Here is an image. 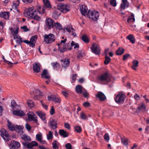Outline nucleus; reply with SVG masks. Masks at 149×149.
Returning <instances> with one entry per match:
<instances>
[{
    "mask_svg": "<svg viewBox=\"0 0 149 149\" xmlns=\"http://www.w3.org/2000/svg\"><path fill=\"white\" fill-rule=\"evenodd\" d=\"M11 106L13 109L17 108L19 107V106L17 104L16 102L14 100L12 101L11 102Z\"/></svg>",
    "mask_w": 149,
    "mask_h": 149,
    "instance_id": "4c0bfd02",
    "label": "nucleus"
},
{
    "mask_svg": "<svg viewBox=\"0 0 149 149\" xmlns=\"http://www.w3.org/2000/svg\"><path fill=\"white\" fill-rule=\"evenodd\" d=\"M40 91L39 90H37L33 91V94L34 95V96H33V98L34 100H39L40 99V96L39 95H35V94H37L38 93H39Z\"/></svg>",
    "mask_w": 149,
    "mask_h": 149,
    "instance_id": "473e14b6",
    "label": "nucleus"
},
{
    "mask_svg": "<svg viewBox=\"0 0 149 149\" xmlns=\"http://www.w3.org/2000/svg\"><path fill=\"white\" fill-rule=\"evenodd\" d=\"M51 65L53 67L54 69L57 70V68L59 66V65L58 63L57 62H54L51 63Z\"/></svg>",
    "mask_w": 149,
    "mask_h": 149,
    "instance_id": "de8ad7c7",
    "label": "nucleus"
},
{
    "mask_svg": "<svg viewBox=\"0 0 149 149\" xmlns=\"http://www.w3.org/2000/svg\"><path fill=\"white\" fill-rule=\"evenodd\" d=\"M83 87L81 85H77L75 88L76 92L78 94L82 93V89Z\"/></svg>",
    "mask_w": 149,
    "mask_h": 149,
    "instance_id": "393cba45",
    "label": "nucleus"
},
{
    "mask_svg": "<svg viewBox=\"0 0 149 149\" xmlns=\"http://www.w3.org/2000/svg\"><path fill=\"white\" fill-rule=\"evenodd\" d=\"M0 17L5 19H8L9 17V13L8 12H1L0 13Z\"/></svg>",
    "mask_w": 149,
    "mask_h": 149,
    "instance_id": "aec40b11",
    "label": "nucleus"
},
{
    "mask_svg": "<svg viewBox=\"0 0 149 149\" xmlns=\"http://www.w3.org/2000/svg\"><path fill=\"white\" fill-rule=\"evenodd\" d=\"M53 100L55 102L58 103H60L61 102V99L58 97H56L55 96H54V98H53Z\"/></svg>",
    "mask_w": 149,
    "mask_h": 149,
    "instance_id": "603ef678",
    "label": "nucleus"
},
{
    "mask_svg": "<svg viewBox=\"0 0 149 149\" xmlns=\"http://www.w3.org/2000/svg\"><path fill=\"white\" fill-rule=\"evenodd\" d=\"M47 138L48 140H52L53 138V134L51 131H49V134H47Z\"/></svg>",
    "mask_w": 149,
    "mask_h": 149,
    "instance_id": "49530a36",
    "label": "nucleus"
},
{
    "mask_svg": "<svg viewBox=\"0 0 149 149\" xmlns=\"http://www.w3.org/2000/svg\"><path fill=\"white\" fill-rule=\"evenodd\" d=\"M83 105L84 106L87 107L90 106V104L88 102H85L83 103Z\"/></svg>",
    "mask_w": 149,
    "mask_h": 149,
    "instance_id": "338daca9",
    "label": "nucleus"
},
{
    "mask_svg": "<svg viewBox=\"0 0 149 149\" xmlns=\"http://www.w3.org/2000/svg\"><path fill=\"white\" fill-rule=\"evenodd\" d=\"M80 116L81 119H87V117L86 115L83 112L81 113Z\"/></svg>",
    "mask_w": 149,
    "mask_h": 149,
    "instance_id": "4d7b16f0",
    "label": "nucleus"
},
{
    "mask_svg": "<svg viewBox=\"0 0 149 149\" xmlns=\"http://www.w3.org/2000/svg\"><path fill=\"white\" fill-rule=\"evenodd\" d=\"M36 114L42 120H45V115L43 112L41 111H38L37 112Z\"/></svg>",
    "mask_w": 149,
    "mask_h": 149,
    "instance_id": "7c9ffc66",
    "label": "nucleus"
},
{
    "mask_svg": "<svg viewBox=\"0 0 149 149\" xmlns=\"http://www.w3.org/2000/svg\"><path fill=\"white\" fill-rule=\"evenodd\" d=\"M110 3L111 5L113 7L116 6V0H111Z\"/></svg>",
    "mask_w": 149,
    "mask_h": 149,
    "instance_id": "6e6d98bb",
    "label": "nucleus"
},
{
    "mask_svg": "<svg viewBox=\"0 0 149 149\" xmlns=\"http://www.w3.org/2000/svg\"><path fill=\"white\" fill-rule=\"evenodd\" d=\"M44 37V42L47 44L51 43L55 40V36L52 33L45 34Z\"/></svg>",
    "mask_w": 149,
    "mask_h": 149,
    "instance_id": "7ed1b4c3",
    "label": "nucleus"
},
{
    "mask_svg": "<svg viewBox=\"0 0 149 149\" xmlns=\"http://www.w3.org/2000/svg\"><path fill=\"white\" fill-rule=\"evenodd\" d=\"M61 61L62 62L61 63L62 66L64 68L66 69L69 66L70 61L69 59L66 58L64 60H61Z\"/></svg>",
    "mask_w": 149,
    "mask_h": 149,
    "instance_id": "4468645a",
    "label": "nucleus"
},
{
    "mask_svg": "<svg viewBox=\"0 0 149 149\" xmlns=\"http://www.w3.org/2000/svg\"><path fill=\"white\" fill-rule=\"evenodd\" d=\"M110 58L108 56H107L106 55V56H105V60L104 62L105 65H107L110 62Z\"/></svg>",
    "mask_w": 149,
    "mask_h": 149,
    "instance_id": "a19ab883",
    "label": "nucleus"
},
{
    "mask_svg": "<svg viewBox=\"0 0 149 149\" xmlns=\"http://www.w3.org/2000/svg\"><path fill=\"white\" fill-rule=\"evenodd\" d=\"M66 149H72V146L70 143H67L65 146Z\"/></svg>",
    "mask_w": 149,
    "mask_h": 149,
    "instance_id": "bf43d9fd",
    "label": "nucleus"
},
{
    "mask_svg": "<svg viewBox=\"0 0 149 149\" xmlns=\"http://www.w3.org/2000/svg\"><path fill=\"white\" fill-rule=\"evenodd\" d=\"M22 42L29 45L30 46L32 47H34L35 45V44H34L33 43L31 42H30V41H29L27 40H24L22 41Z\"/></svg>",
    "mask_w": 149,
    "mask_h": 149,
    "instance_id": "79ce46f5",
    "label": "nucleus"
},
{
    "mask_svg": "<svg viewBox=\"0 0 149 149\" xmlns=\"http://www.w3.org/2000/svg\"><path fill=\"white\" fill-rule=\"evenodd\" d=\"M96 96L99 98L100 101H103L106 99V97L104 93L100 91L98 92Z\"/></svg>",
    "mask_w": 149,
    "mask_h": 149,
    "instance_id": "dca6fc26",
    "label": "nucleus"
},
{
    "mask_svg": "<svg viewBox=\"0 0 149 149\" xmlns=\"http://www.w3.org/2000/svg\"><path fill=\"white\" fill-rule=\"evenodd\" d=\"M124 49L121 47H119L116 52V53L117 55H120L123 54L124 52Z\"/></svg>",
    "mask_w": 149,
    "mask_h": 149,
    "instance_id": "bb28decb",
    "label": "nucleus"
},
{
    "mask_svg": "<svg viewBox=\"0 0 149 149\" xmlns=\"http://www.w3.org/2000/svg\"><path fill=\"white\" fill-rule=\"evenodd\" d=\"M29 16L31 18L38 21H40L41 19V17L37 15V13L36 10H34L30 14L28 17Z\"/></svg>",
    "mask_w": 149,
    "mask_h": 149,
    "instance_id": "9b49d317",
    "label": "nucleus"
},
{
    "mask_svg": "<svg viewBox=\"0 0 149 149\" xmlns=\"http://www.w3.org/2000/svg\"><path fill=\"white\" fill-rule=\"evenodd\" d=\"M12 33V35L13 36H14L15 35H17L18 33H17L15 31H14L12 27H11L10 28Z\"/></svg>",
    "mask_w": 149,
    "mask_h": 149,
    "instance_id": "680f3d73",
    "label": "nucleus"
},
{
    "mask_svg": "<svg viewBox=\"0 0 149 149\" xmlns=\"http://www.w3.org/2000/svg\"><path fill=\"white\" fill-rule=\"evenodd\" d=\"M58 10L65 13L70 10L69 6V5L59 4L57 6V10L54 12L52 15L53 18L56 19L58 17Z\"/></svg>",
    "mask_w": 149,
    "mask_h": 149,
    "instance_id": "f257e3e1",
    "label": "nucleus"
},
{
    "mask_svg": "<svg viewBox=\"0 0 149 149\" xmlns=\"http://www.w3.org/2000/svg\"><path fill=\"white\" fill-rule=\"evenodd\" d=\"M55 25L54 20L52 19L48 18L45 20V29L47 30L53 28Z\"/></svg>",
    "mask_w": 149,
    "mask_h": 149,
    "instance_id": "39448f33",
    "label": "nucleus"
},
{
    "mask_svg": "<svg viewBox=\"0 0 149 149\" xmlns=\"http://www.w3.org/2000/svg\"><path fill=\"white\" fill-rule=\"evenodd\" d=\"M121 142L125 146H126L128 144V139H127L124 138H121Z\"/></svg>",
    "mask_w": 149,
    "mask_h": 149,
    "instance_id": "ea45409f",
    "label": "nucleus"
},
{
    "mask_svg": "<svg viewBox=\"0 0 149 149\" xmlns=\"http://www.w3.org/2000/svg\"><path fill=\"white\" fill-rule=\"evenodd\" d=\"M125 95L121 92L118 93L116 96L115 100L116 102L118 104L123 103L125 99Z\"/></svg>",
    "mask_w": 149,
    "mask_h": 149,
    "instance_id": "0eeeda50",
    "label": "nucleus"
},
{
    "mask_svg": "<svg viewBox=\"0 0 149 149\" xmlns=\"http://www.w3.org/2000/svg\"><path fill=\"white\" fill-rule=\"evenodd\" d=\"M130 56V54H126L123 55V60L125 61Z\"/></svg>",
    "mask_w": 149,
    "mask_h": 149,
    "instance_id": "052dcab7",
    "label": "nucleus"
},
{
    "mask_svg": "<svg viewBox=\"0 0 149 149\" xmlns=\"http://www.w3.org/2000/svg\"><path fill=\"white\" fill-rule=\"evenodd\" d=\"M83 57L82 53L79 51L77 54V58L78 59H80Z\"/></svg>",
    "mask_w": 149,
    "mask_h": 149,
    "instance_id": "13d9d810",
    "label": "nucleus"
},
{
    "mask_svg": "<svg viewBox=\"0 0 149 149\" xmlns=\"http://www.w3.org/2000/svg\"><path fill=\"white\" fill-rule=\"evenodd\" d=\"M81 39L85 43H88L89 42L88 38L86 34L83 35L81 37Z\"/></svg>",
    "mask_w": 149,
    "mask_h": 149,
    "instance_id": "72a5a7b5",
    "label": "nucleus"
},
{
    "mask_svg": "<svg viewBox=\"0 0 149 149\" xmlns=\"http://www.w3.org/2000/svg\"><path fill=\"white\" fill-rule=\"evenodd\" d=\"M13 113L14 115L19 116H24L25 115L24 112L20 110H16L13 111Z\"/></svg>",
    "mask_w": 149,
    "mask_h": 149,
    "instance_id": "a211bd4d",
    "label": "nucleus"
},
{
    "mask_svg": "<svg viewBox=\"0 0 149 149\" xmlns=\"http://www.w3.org/2000/svg\"><path fill=\"white\" fill-rule=\"evenodd\" d=\"M137 108L139 111L144 112L146 109V107L144 104L143 103L140 106H138Z\"/></svg>",
    "mask_w": 149,
    "mask_h": 149,
    "instance_id": "c756f323",
    "label": "nucleus"
},
{
    "mask_svg": "<svg viewBox=\"0 0 149 149\" xmlns=\"http://www.w3.org/2000/svg\"><path fill=\"white\" fill-rule=\"evenodd\" d=\"M63 32L64 33L65 32V30H66L68 32H70L71 31V29L70 28H65L63 29Z\"/></svg>",
    "mask_w": 149,
    "mask_h": 149,
    "instance_id": "774afa93",
    "label": "nucleus"
},
{
    "mask_svg": "<svg viewBox=\"0 0 149 149\" xmlns=\"http://www.w3.org/2000/svg\"><path fill=\"white\" fill-rule=\"evenodd\" d=\"M21 138L23 140L25 141L24 142H25L30 141L31 140V138L29 136L26 135L25 134H23Z\"/></svg>",
    "mask_w": 149,
    "mask_h": 149,
    "instance_id": "cd10ccee",
    "label": "nucleus"
},
{
    "mask_svg": "<svg viewBox=\"0 0 149 149\" xmlns=\"http://www.w3.org/2000/svg\"><path fill=\"white\" fill-rule=\"evenodd\" d=\"M87 14L89 18L94 21H97L99 16V13L95 11H92L89 10L88 11Z\"/></svg>",
    "mask_w": 149,
    "mask_h": 149,
    "instance_id": "20e7f679",
    "label": "nucleus"
},
{
    "mask_svg": "<svg viewBox=\"0 0 149 149\" xmlns=\"http://www.w3.org/2000/svg\"><path fill=\"white\" fill-rule=\"evenodd\" d=\"M28 118L30 120H33L35 123H37V119L36 116V115H32L31 114H29L28 115Z\"/></svg>",
    "mask_w": 149,
    "mask_h": 149,
    "instance_id": "4be33fe9",
    "label": "nucleus"
},
{
    "mask_svg": "<svg viewBox=\"0 0 149 149\" xmlns=\"http://www.w3.org/2000/svg\"><path fill=\"white\" fill-rule=\"evenodd\" d=\"M75 130L78 133H80L81 131V127L79 126H76L75 127Z\"/></svg>",
    "mask_w": 149,
    "mask_h": 149,
    "instance_id": "864d4df0",
    "label": "nucleus"
},
{
    "mask_svg": "<svg viewBox=\"0 0 149 149\" xmlns=\"http://www.w3.org/2000/svg\"><path fill=\"white\" fill-rule=\"evenodd\" d=\"M122 3L120 6V11L122 15H125L124 13L122 12V10L129 7V3L127 1V0H122Z\"/></svg>",
    "mask_w": 149,
    "mask_h": 149,
    "instance_id": "9d476101",
    "label": "nucleus"
},
{
    "mask_svg": "<svg viewBox=\"0 0 149 149\" xmlns=\"http://www.w3.org/2000/svg\"><path fill=\"white\" fill-rule=\"evenodd\" d=\"M71 47L70 46L69 43H68L63 45L62 47L60 48L59 51L61 53H63L68 50H71Z\"/></svg>",
    "mask_w": 149,
    "mask_h": 149,
    "instance_id": "f8f14e48",
    "label": "nucleus"
},
{
    "mask_svg": "<svg viewBox=\"0 0 149 149\" xmlns=\"http://www.w3.org/2000/svg\"><path fill=\"white\" fill-rule=\"evenodd\" d=\"M42 77L45 79H49L50 76L48 71L46 69H44L41 74Z\"/></svg>",
    "mask_w": 149,
    "mask_h": 149,
    "instance_id": "6ab92c4d",
    "label": "nucleus"
},
{
    "mask_svg": "<svg viewBox=\"0 0 149 149\" xmlns=\"http://www.w3.org/2000/svg\"><path fill=\"white\" fill-rule=\"evenodd\" d=\"M34 10L33 7L29 8L25 10L24 15L26 17H28L29 15Z\"/></svg>",
    "mask_w": 149,
    "mask_h": 149,
    "instance_id": "a878e982",
    "label": "nucleus"
},
{
    "mask_svg": "<svg viewBox=\"0 0 149 149\" xmlns=\"http://www.w3.org/2000/svg\"><path fill=\"white\" fill-rule=\"evenodd\" d=\"M48 125L51 126L53 129H56L57 127V122L55 119H52V120H50Z\"/></svg>",
    "mask_w": 149,
    "mask_h": 149,
    "instance_id": "f3484780",
    "label": "nucleus"
},
{
    "mask_svg": "<svg viewBox=\"0 0 149 149\" xmlns=\"http://www.w3.org/2000/svg\"><path fill=\"white\" fill-rule=\"evenodd\" d=\"M33 70L36 73H38L40 72V69L39 63H35L33 64Z\"/></svg>",
    "mask_w": 149,
    "mask_h": 149,
    "instance_id": "412c9836",
    "label": "nucleus"
},
{
    "mask_svg": "<svg viewBox=\"0 0 149 149\" xmlns=\"http://www.w3.org/2000/svg\"><path fill=\"white\" fill-rule=\"evenodd\" d=\"M20 146L19 142L14 140L11 141L9 144L10 149H18Z\"/></svg>",
    "mask_w": 149,
    "mask_h": 149,
    "instance_id": "1a4fd4ad",
    "label": "nucleus"
},
{
    "mask_svg": "<svg viewBox=\"0 0 149 149\" xmlns=\"http://www.w3.org/2000/svg\"><path fill=\"white\" fill-rule=\"evenodd\" d=\"M87 7L86 5H82L80 9L81 14L84 16H85L86 14L88 15V12H87Z\"/></svg>",
    "mask_w": 149,
    "mask_h": 149,
    "instance_id": "2eb2a0df",
    "label": "nucleus"
},
{
    "mask_svg": "<svg viewBox=\"0 0 149 149\" xmlns=\"http://www.w3.org/2000/svg\"><path fill=\"white\" fill-rule=\"evenodd\" d=\"M81 93L83 94L84 97L87 98H88L89 94L87 92V91L85 90L84 91L82 92Z\"/></svg>",
    "mask_w": 149,
    "mask_h": 149,
    "instance_id": "8fccbe9b",
    "label": "nucleus"
},
{
    "mask_svg": "<svg viewBox=\"0 0 149 149\" xmlns=\"http://www.w3.org/2000/svg\"><path fill=\"white\" fill-rule=\"evenodd\" d=\"M22 144L24 146H26L27 148L29 149H31V148L33 147L31 142L27 143L25 142H23Z\"/></svg>",
    "mask_w": 149,
    "mask_h": 149,
    "instance_id": "c9c22d12",
    "label": "nucleus"
},
{
    "mask_svg": "<svg viewBox=\"0 0 149 149\" xmlns=\"http://www.w3.org/2000/svg\"><path fill=\"white\" fill-rule=\"evenodd\" d=\"M127 38L128 39L132 44L135 42V38L133 35L130 34L127 37Z\"/></svg>",
    "mask_w": 149,
    "mask_h": 149,
    "instance_id": "2f4dec72",
    "label": "nucleus"
},
{
    "mask_svg": "<svg viewBox=\"0 0 149 149\" xmlns=\"http://www.w3.org/2000/svg\"><path fill=\"white\" fill-rule=\"evenodd\" d=\"M59 144L58 142L57 141L55 140L52 143V147L54 149H58V145Z\"/></svg>",
    "mask_w": 149,
    "mask_h": 149,
    "instance_id": "f704fd0d",
    "label": "nucleus"
},
{
    "mask_svg": "<svg viewBox=\"0 0 149 149\" xmlns=\"http://www.w3.org/2000/svg\"><path fill=\"white\" fill-rule=\"evenodd\" d=\"M91 49L92 52L96 55H99L100 54V46L95 43L93 44L92 46L91 47Z\"/></svg>",
    "mask_w": 149,
    "mask_h": 149,
    "instance_id": "6e6552de",
    "label": "nucleus"
},
{
    "mask_svg": "<svg viewBox=\"0 0 149 149\" xmlns=\"http://www.w3.org/2000/svg\"><path fill=\"white\" fill-rule=\"evenodd\" d=\"M67 40L66 38L64 39L63 40H61V42L58 43L57 45L58 46V49L59 50H60L61 48H62L63 46V45L65 44V42Z\"/></svg>",
    "mask_w": 149,
    "mask_h": 149,
    "instance_id": "c85d7f7f",
    "label": "nucleus"
},
{
    "mask_svg": "<svg viewBox=\"0 0 149 149\" xmlns=\"http://www.w3.org/2000/svg\"><path fill=\"white\" fill-rule=\"evenodd\" d=\"M25 127L29 131H30L31 130V127L27 123H26V124Z\"/></svg>",
    "mask_w": 149,
    "mask_h": 149,
    "instance_id": "69168bd1",
    "label": "nucleus"
},
{
    "mask_svg": "<svg viewBox=\"0 0 149 149\" xmlns=\"http://www.w3.org/2000/svg\"><path fill=\"white\" fill-rule=\"evenodd\" d=\"M27 104L28 106L30 108L33 107L34 105L33 102L30 100L27 101Z\"/></svg>",
    "mask_w": 149,
    "mask_h": 149,
    "instance_id": "c03bdc74",
    "label": "nucleus"
},
{
    "mask_svg": "<svg viewBox=\"0 0 149 149\" xmlns=\"http://www.w3.org/2000/svg\"><path fill=\"white\" fill-rule=\"evenodd\" d=\"M56 29H59V30H62V26L59 23L57 22L55 23V25Z\"/></svg>",
    "mask_w": 149,
    "mask_h": 149,
    "instance_id": "a18cd8bd",
    "label": "nucleus"
},
{
    "mask_svg": "<svg viewBox=\"0 0 149 149\" xmlns=\"http://www.w3.org/2000/svg\"><path fill=\"white\" fill-rule=\"evenodd\" d=\"M42 0L45 7L47 8H50L51 7V6L48 0Z\"/></svg>",
    "mask_w": 149,
    "mask_h": 149,
    "instance_id": "e433bc0d",
    "label": "nucleus"
},
{
    "mask_svg": "<svg viewBox=\"0 0 149 149\" xmlns=\"http://www.w3.org/2000/svg\"><path fill=\"white\" fill-rule=\"evenodd\" d=\"M37 36L36 35L34 36L31 38L30 40V42L33 43L35 44L36 40H37Z\"/></svg>",
    "mask_w": 149,
    "mask_h": 149,
    "instance_id": "37998d69",
    "label": "nucleus"
},
{
    "mask_svg": "<svg viewBox=\"0 0 149 149\" xmlns=\"http://www.w3.org/2000/svg\"><path fill=\"white\" fill-rule=\"evenodd\" d=\"M2 58L4 60V62H5L7 63V64L9 65V66L10 67H12V65L13 64H14V63H13L10 61H7L4 58V56H3L2 57Z\"/></svg>",
    "mask_w": 149,
    "mask_h": 149,
    "instance_id": "09e8293b",
    "label": "nucleus"
},
{
    "mask_svg": "<svg viewBox=\"0 0 149 149\" xmlns=\"http://www.w3.org/2000/svg\"><path fill=\"white\" fill-rule=\"evenodd\" d=\"M139 63V61L137 60H134L132 62V65L131 67L134 70H136V68L138 66Z\"/></svg>",
    "mask_w": 149,
    "mask_h": 149,
    "instance_id": "5701e85b",
    "label": "nucleus"
},
{
    "mask_svg": "<svg viewBox=\"0 0 149 149\" xmlns=\"http://www.w3.org/2000/svg\"><path fill=\"white\" fill-rule=\"evenodd\" d=\"M104 140L107 141L108 142L109 141V136L108 134H105L104 136Z\"/></svg>",
    "mask_w": 149,
    "mask_h": 149,
    "instance_id": "5fc2aeb1",
    "label": "nucleus"
},
{
    "mask_svg": "<svg viewBox=\"0 0 149 149\" xmlns=\"http://www.w3.org/2000/svg\"><path fill=\"white\" fill-rule=\"evenodd\" d=\"M59 134L63 137H67L68 136V132L63 130H60L59 131Z\"/></svg>",
    "mask_w": 149,
    "mask_h": 149,
    "instance_id": "b1692460",
    "label": "nucleus"
},
{
    "mask_svg": "<svg viewBox=\"0 0 149 149\" xmlns=\"http://www.w3.org/2000/svg\"><path fill=\"white\" fill-rule=\"evenodd\" d=\"M97 79L101 81H105L107 83L111 81V77L107 72L98 76Z\"/></svg>",
    "mask_w": 149,
    "mask_h": 149,
    "instance_id": "423d86ee",
    "label": "nucleus"
},
{
    "mask_svg": "<svg viewBox=\"0 0 149 149\" xmlns=\"http://www.w3.org/2000/svg\"><path fill=\"white\" fill-rule=\"evenodd\" d=\"M1 132V135L3 139L5 141H8L10 138V136L6 130L5 129H3Z\"/></svg>",
    "mask_w": 149,
    "mask_h": 149,
    "instance_id": "ddd939ff",
    "label": "nucleus"
},
{
    "mask_svg": "<svg viewBox=\"0 0 149 149\" xmlns=\"http://www.w3.org/2000/svg\"><path fill=\"white\" fill-rule=\"evenodd\" d=\"M36 139L38 141H41L42 139V135L41 134H38L36 135Z\"/></svg>",
    "mask_w": 149,
    "mask_h": 149,
    "instance_id": "3c124183",
    "label": "nucleus"
},
{
    "mask_svg": "<svg viewBox=\"0 0 149 149\" xmlns=\"http://www.w3.org/2000/svg\"><path fill=\"white\" fill-rule=\"evenodd\" d=\"M19 0H17V1L15 3H13V6H15V7L16 8L17 7V6L19 5V3H20Z\"/></svg>",
    "mask_w": 149,
    "mask_h": 149,
    "instance_id": "e2e57ef3",
    "label": "nucleus"
},
{
    "mask_svg": "<svg viewBox=\"0 0 149 149\" xmlns=\"http://www.w3.org/2000/svg\"><path fill=\"white\" fill-rule=\"evenodd\" d=\"M135 19L133 14H132L130 17L127 19L128 22H134Z\"/></svg>",
    "mask_w": 149,
    "mask_h": 149,
    "instance_id": "58836bf2",
    "label": "nucleus"
},
{
    "mask_svg": "<svg viewBox=\"0 0 149 149\" xmlns=\"http://www.w3.org/2000/svg\"><path fill=\"white\" fill-rule=\"evenodd\" d=\"M21 29H23L24 32H26L29 31V29H27L26 26H24L21 27Z\"/></svg>",
    "mask_w": 149,
    "mask_h": 149,
    "instance_id": "0e129e2a",
    "label": "nucleus"
},
{
    "mask_svg": "<svg viewBox=\"0 0 149 149\" xmlns=\"http://www.w3.org/2000/svg\"><path fill=\"white\" fill-rule=\"evenodd\" d=\"M7 122L8 123V127L10 130L12 131H16L19 134H22L23 132L22 130L23 127L22 126L15 125L8 120H7Z\"/></svg>",
    "mask_w": 149,
    "mask_h": 149,
    "instance_id": "f03ea898",
    "label": "nucleus"
}]
</instances>
